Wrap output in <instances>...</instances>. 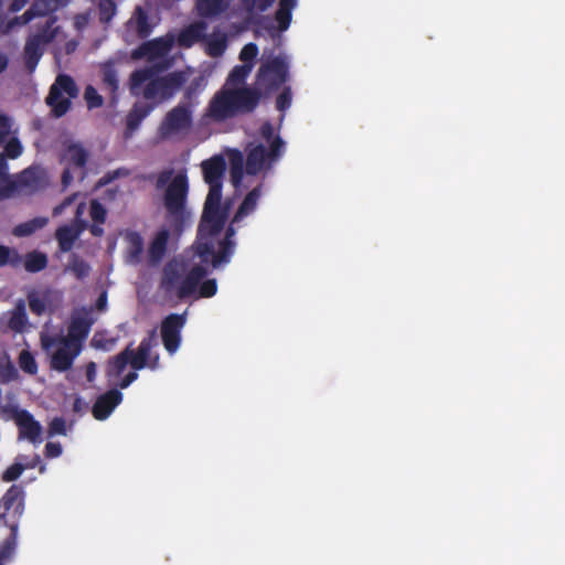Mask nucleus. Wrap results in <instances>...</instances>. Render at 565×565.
I'll use <instances>...</instances> for the list:
<instances>
[{"mask_svg":"<svg viewBox=\"0 0 565 565\" xmlns=\"http://www.w3.org/2000/svg\"><path fill=\"white\" fill-rule=\"evenodd\" d=\"M47 266V257L41 252H30L24 258V268L28 273H39Z\"/></svg>","mask_w":565,"mask_h":565,"instance_id":"obj_37","label":"nucleus"},{"mask_svg":"<svg viewBox=\"0 0 565 565\" xmlns=\"http://www.w3.org/2000/svg\"><path fill=\"white\" fill-rule=\"evenodd\" d=\"M292 93L289 86L284 87L282 92L276 98V108L285 111L291 106Z\"/></svg>","mask_w":565,"mask_h":565,"instance_id":"obj_53","label":"nucleus"},{"mask_svg":"<svg viewBox=\"0 0 565 565\" xmlns=\"http://www.w3.org/2000/svg\"><path fill=\"white\" fill-rule=\"evenodd\" d=\"M68 269L78 280H83L90 273L89 264L76 255L72 256Z\"/></svg>","mask_w":565,"mask_h":565,"instance_id":"obj_43","label":"nucleus"},{"mask_svg":"<svg viewBox=\"0 0 565 565\" xmlns=\"http://www.w3.org/2000/svg\"><path fill=\"white\" fill-rule=\"evenodd\" d=\"M198 289V285L191 281L189 278L184 277L181 279L178 288H177V297L179 299H185L192 296Z\"/></svg>","mask_w":565,"mask_h":565,"instance_id":"obj_50","label":"nucleus"},{"mask_svg":"<svg viewBox=\"0 0 565 565\" xmlns=\"http://www.w3.org/2000/svg\"><path fill=\"white\" fill-rule=\"evenodd\" d=\"M71 0H34L31 8L36 17H45L68 6Z\"/></svg>","mask_w":565,"mask_h":565,"instance_id":"obj_29","label":"nucleus"},{"mask_svg":"<svg viewBox=\"0 0 565 565\" xmlns=\"http://www.w3.org/2000/svg\"><path fill=\"white\" fill-rule=\"evenodd\" d=\"M275 1L276 0H253V6L257 11L265 12L274 4Z\"/></svg>","mask_w":565,"mask_h":565,"instance_id":"obj_62","label":"nucleus"},{"mask_svg":"<svg viewBox=\"0 0 565 565\" xmlns=\"http://www.w3.org/2000/svg\"><path fill=\"white\" fill-rule=\"evenodd\" d=\"M42 347L49 351L55 348L50 358V367L58 373L67 372L73 367L74 361L81 354L82 348L75 345L60 335L42 338Z\"/></svg>","mask_w":565,"mask_h":565,"instance_id":"obj_9","label":"nucleus"},{"mask_svg":"<svg viewBox=\"0 0 565 565\" xmlns=\"http://www.w3.org/2000/svg\"><path fill=\"white\" fill-rule=\"evenodd\" d=\"M137 26L136 31L140 39H146L150 35L152 28L149 23V18L141 7L137 8Z\"/></svg>","mask_w":565,"mask_h":565,"instance_id":"obj_44","label":"nucleus"},{"mask_svg":"<svg viewBox=\"0 0 565 565\" xmlns=\"http://www.w3.org/2000/svg\"><path fill=\"white\" fill-rule=\"evenodd\" d=\"M262 189L263 185L258 184L246 194V196L244 198L243 202L241 203V205L238 206L237 211L233 216V223H239L244 217L248 216L256 210L258 200L262 196Z\"/></svg>","mask_w":565,"mask_h":565,"instance_id":"obj_24","label":"nucleus"},{"mask_svg":"<svg viewBox=\"0 0 565 565\" xmlns=\"http://www.w3.org/2000/svg\"><path fill=\"white\" fill-rule=\"evenodd\" d=\"M122 394L120 391L113 388L99 395L95 401L92 413L97 420H105L113 411L121 403Z\"/></svg>","mask_w":565,"mask_h":565,"instance_id":"obj_18","label":"nucleus"},{"mask_svg":"<svg viewBox=\"0 0 565 565\" xmlns=\"http://www.w3.org/2000/svg\"><path fill=\"white\" fill-rule=\"evenodd\" d=\"M3 413L7 414V418L14 420L19 439H26L33 445L42 443V426L29 411L18 406H6Z\"/></svg>","mask_w":565,"mask_h":565,"instance_id":"obj_12","label":"nucleus"},{"mask_svg":"<svg viewBox=\"0 0 565 565\" xmlns=\"http://www.w3.org/2000/svg\"><path fill=\"white\" fill-rule=\"evenodd\" d=\"M289 66L285 56H275L264 62L257 72L256 81L265 95L278 90L289 77Z\"/></svg>","mask_w":565,"mask_h":565,"instance_id":"obj_8","label":"nucleus"},{"mask_svg":"<svg viewBox=\"0 0 565 565\" xmlns=\"http://www.w3.org/2000/svg\"><path fill=\"white\" fill-rule=\"evenodd\" d=\"M96 363L95 362H88L85 366V373H86V379L89 383L94 382L95 381V377H96Z\"/></svg>","mask_w":565,"mask_h":565,"instance_id":"obj_63","label":"nucleus"},{"mask_svg":"<svg viewBox=\"0 0 565 565\" xmlns=\"http://www.w3.org/2000/svg\"><path fill=\"white\" fill-rule=\"evenodd\" d=\"M10 120L6 115H0V145L8 140L10 135Z\"/></svg>","mask_w":565,"mask_h":565,"instance_id":"obj_58","label":"nucleus"},{"mask_svg":"<svg viewBox=\"0 0 565 565\" xmlns=\"http://www.w3.org/2000/svg\"><path fill=\"white\" fill-rule=\"evenodd\" d=\"M127 241V260L130 264H139L143 254V238L135 231L126 234Z\"/></svg>","mask_w":565,"mask_h":565,"instance_id":"obj_26","label":"nucleus"},{"mask_svg":"<svg viewBox=\"0 0 565 565\" xmlns=\"http://www.w3.org/2000/svg\"><path fill=\"white\" fill-rule=\"evenodd\" d=\"M49 436L66 435V422L63 417H55L49 425Z\"/></svg>","mask_w":565,"mask_h":565,"instance_id":"obj_55","label":"nucleus"},{"mask_svg":"<svg viewBox=\"0 0 565 565\" xmlns=\"http://www.w3.org/2000/svg\"><path fill=\"white\" fill-rule=\"evenodd\" d=\"M259 132L264 140L268 143V148H270V142L273 139L278 136L274 134V126L269 121H265L260 126Z\"/></svg>","mask_w":565,"mask_h":565,"instance_id":"obj_57","label":"nucleus"},{"mask_svg":"<svg viewBox=\"0 0 565 565\" xmlns=\"http://www.w3.org/2000/svg\"><path fill=\"white\" fill-rule=\"evenodd\" d=\"M131 352V344L128 345L125 350L114 356L108 363V373L109 375L119 376L127 365L129 364V354Z\"/></svg>","mask_w":565,"mask_h":565,"instance_id":"obj_36","label":"nucleus"},{"mask_svg":"<svg viewBox=\"0 0 565 565\" xmlns=\"http://www.w3.org/2000/svg\"><path fill=\"white\" fill-rule=\"evenodd\" d=\"M173 169H166L158 173L156 189H164L163 206L168 228H160L148 247V262L154 266L159 264L166 253L170 237V231L181 235L191 222L192 213L188 207L189 180L185 172L173 175Z\"/></svg>","mask_w":565,"mask_h":565,"instance_id":"obj_1","label":"nucleus"},{"mask_svg":"<svg viewBox=\"0 0 565 565\" xmlns=\"http://www.w3.org/2000/svg\"><path fill=\"white\" fill-rule=\"evenodd\" d=\"M6 525L10 527L11 533L0 545V565H4V562L11 558L17 545L18 524L6 521Z\"/></svg>","mask_w":565,"mask_h":565,"instance_id":"obj_30","label":"nucleus"},{"mask_svg":"<svg viewBox=\"0 0 565 565\" xmlns=\"http://www.w3.org/2000/svg\"><path fill=\"white\" fill-rule=\"evenodd\" d=\"M181 281V273L178 268V265L168 263L163 270L160 280V288L166 292H171L175 288H178Z\"/></svg>","mask_w":565,"mask_h":565,"instance_id":"obj_28","label":"nucleus"},{"mask_svg":"<svg viewBox=\"0 0 565 565\" xmlns=\"http://www.w3.org/2000/svg\"><path fill=\"white\" fill-rule=\"evenodd\" d=\"M193 124V105L179 103L170 109L159 126V134L167 138L183 131H188Z\"/></svg>","mask_w":565,"mask_h":565,"instance_id":"obj_11","label":"nucleus"},{"mask_svg":"<svg viewBox=\"0 0 565 565\" xmlns=\"http://www.w3.org/2000/svg\"><path fill=\"white\" fill-rule=\"evenodd\" d=\"M89 215L94 223L104 224L107 217V210L96 199L90 201Z\"/></svg>","mask_w":565,"mask_h":565,"instance_id":"obj_47","label":"nucleus"},{"mask_svg":"<svg viewBox=\"0 0 565 565\" xmlns=\"http://www.w3.org/2000/svg\"><path fill=\"white\" fill-rule=\"evenodd\" d=\"M258 55V46L255 43H247L239 52V60L243 64H255V58Z\"/></svg>","mask_w":565,"mask_h":565,"instance_id":"obj_51","label":"nucleus"},{"mask_svg":"<svg viewBox=\"0 0 565 565\" xmlns=\"http://www.w3.org/2000/svg\"><path fill=\"white\" fill-rule=\"evenodd\" d=\"M28 323V317L25 311V302L24 300L20 299L17 303L14 309L11 312L10 319H9V328L15 332H22Z\"/></svg>","mask_w":565,"mask_h":565,"instance_id":"obj_32","label":"nucleus"},{"mask_svg":"<svg viewBox=\"0 0 565 565\" xmlns=\"http://www.w3.org/2000/svg\"><path fill=\"white\" fill-rule=\"evenodd\" d=\"M8 158H6V154H0V182L6 181V184L8 181H11L9 178V164H8Z\"/></svg>","mask_w":565,"mask_h":565,"instance_id":"obj_60","label":"nucleus"},{"mask_svg":"<svg viewBox=\"0 0 565 565\" xmlns=\"http://www.w3.org/2000/svg\"><path fill=\"white\" fill-rule=\"evenodd\" d=\"M77 194H72L67 198H65L58 205H56L54 209H53V215L54 216H57V215H61L64 210L66 207H68L70 205L73 204L75 198H76Z\"/></svg>","mask_w":565,"mask_h":565,"instance_id":"obj_61","label":"nucleus"},{"mask_svg":"<svg viewBox=\"0 0 565 565\" xmlns=\"http://www.w3.org/2000/svg\"><path fill=\"white\" fill-rule=\"evenodd\" d=\"M188 71H174L163 76H157L152 67L136 70L129 78L130 92L134 96H142L151 102L153 108L172 99L188 83Z\"/></svg>","mask_w":565,"mask_h":565,"instance_id":"obj_4","label":"nucleus"},{"mask_svg":"<svg viewBox=\"0 0 565 565\" xmlns=\"http://www.w3.org/2000/svg\"><path fill=\"white\" fill-rule=\"evenodd\" d=\"M207 275L206 269L201 265L193 266L186 274V278L199 286L200 281Z\"/></svg>","mask_w":565,"mask_h":565,"instance_id":"obj_56","label":"nucleus"},{"mask_svg":"<svg viewBox=\"0 0 565 565\" xmlns=\"http://www.w3.org/2000/svg\"><path fill=\"white\" fill-rule=\"evenodd\" d=\"M94 320L90 317V311L83 308L72 317L67 334L60 337L67 340V342L79 345L83 349L84 342L90 332Z\"/></svg>","mask_w":565,"mask_h":565,"instance_id":"obj_16","label":"nucleus"},{"mask_svg":"<svg viewBox=\"0 0 565 565\" xmlns=\"http://www.w3.org/2000/svg\"><path fill=\"white\" fill-rule=\"evenodd\" d=\"M253 64L236 65L230 72L225 84L209 102L204 116L214 122H224L237 115L253 113L259 105L263 93L245 82Z\"/></svg>","mask_w":565,"mask_h":565,"instance_id":"obj_2","label":"nucleus"},{"mask_svg":"<svg viewBox=\"0 0 565 565\" xmlns=\"http://www.w3.org/2000/svg\"><path fill=\"white\" fill-rule=\"evenodd\" d=\"M228 7L226 0H195V10L201 18H214Z\"/></svg>","mask_w":565,"mask_h":565,"instance_id":"obj_25","label":"nucleus"},{"mask_svg":"<svg viewBox=\"0 0 565 565\" xmlns=\"http://www.w3.org/2000/svg\"><path fill=\"white\" fill-rule=\"evenodd\" d=\"M245 171L249 175H257L263 171H268L282 157L285 152V141L277 136L270 142V148L263 143H249L246 147Z\"/></svg>","mask_w":565,"mask_h":565,"instance_id":"obj_6","label":"nucleus"},{"mask_svg":"<svg viewBox=\"0 0 565 565\" xmlns=\"http://www.w3.org/2000/svg\"><path fill=\"white\" fill-rule=\"evenodd\" d=\"M226 36L210 38L206 44V53L212 57L221 56L226 50Z\"/></svg>","mask_w":565,"mask_h":565,"instance_id":"obj_45","label":"nucleus"},{"mask_svg":"<svg viewBox=\"0 0 565 565\" xmlns=\"http://www.w3.org/2000/svg\"><path fill=\"white\" fill-rule=\"evenodd\" d=\"M20 377L19 371L8 354L0 359V383L7 385L11 382L18 381Z\"/></svg>","mask_w":565,"mask_h":565,"instance_id":"obj_34","label":"nucleus"},{"mask_svg":"<svg viewBox=\"0 0 565 565\" xmlns=\"http://www.w3.org/2000/svg\"><path fill=\"white\" fill-rule=\"evenodd\" d=\"M97 9L100 23L107 24L116 14L117 6L114 0H99Z\"/></svg>","mask_w":565,"mask_h":565,"instance_id":"obj_42","label":"nucleus"},{"mask_svg":"<svg viewBox=\"0 0 565 565\" xmlns=\"http://www.w3.org/2000/svg\"><path fill=\"white\" fill-rule=\"evenodd\" d=\"M186 323V311L183 313H170L160 326L161 340L169 354H174L181 344V332Z\"/></svg>","mask_w":565,"mask_h":565,"instance_id":"obj_13","label":"nucleus"},{"mask_svg":"<svg viewBox=\"0 0 565 565\" xmlns=\"http://www.w3.org/2000/svg\"><path fill=\"white\" fill-rule=\"evenodd\" d=\"M244 156L239 150H233L230 156V174L234 186H238L244 177Z\"/></svg>","mask_w":565,"mask_h":565,"instance_id":"obj_31","label":"nucleus"},{"mask_svg":"<svg viewBox=\"0 0 565 565\" xmlns=\"http://www.w3.org/2000/svg\"><path fill=\"white\" fill-rule=\"evenodd\" d=\"M297 7V0H279L278 8L275 12V21L277 26L274 24L264 25V29L268 31L271 38L278 36L279 32H285L289 29L292 20V11Z\"/></svg>","mask_w":565,"mask_h":565,"instance_id":"obj_17","label":"nucleus"},{"mask_svg":"<svg viewBox=\"0 0 565 565\" xmlns=\"http://www.w3.org/2000/svg\"><path fill=\"white\" fill-rule=\"evenodd\" d=\"M157 332L156 329L151 330L147 337H145L138 349H131L129 354V364L135 371L142 370L148 366L151 370H156L159 366V355L150 358L151 349L156 345Z\"/></svg>","mask_w":565,"mask_h":565,"instance_id":"obj_15","label":"nucleus"},{"mask_svg":"<svg viewBox=\"0 0 565 565\" xmlns=\"http://www.w3.org/2000/svg\"><path fill=\"white\" fill-rule=\"evenodd\" d=\"M56 21L57 18L55 15H50L45 23L32 35L38 36L43 43L49 44L56 36L58 29L57 26H54Z\"/></svg>","mask_w":565,"mask_h":565,"instance_id":"obj_38","label":"nucleus"},{"mask_svg":"<svg viewBox=\"0 0 565 565\" xmlns=\"http://www.w3.org/2000/svg\"><path fill=\"white\" fill-rule=\"evenodd\" d=\"M44 455L46 458H57L62 455V446L60 443L49 441L45 445Z\"/></svg>","mask_w":565,"mask_h":565,"instance_id":"obj_59","label":"nucleus"},{"mask_svg":"<svg viewBox=\"0 0 565 565\" xmlns=\"http://www.w3.org/2000/svg\"><path fill=\"white\" fill-rule=\"evenodd\" d=\"M78 95L75 81L67 74H60L51 86L46 104L55 117L64 116L71 108V99Z\"/></svg>","mask_w":565,"mask_h":565,"instance_id":"obj_10","label":"nucleus"},{"mask_svg":"<svg viewBox=\"0 0 565 565\" xmlns=\"http://www.w3.org/2000/svg\"><path fill=\"white\" fill-rule=\"evenodd\" d=\"M28 302L32 313L42 316L45 312V300L41 298L36 291H31L28 294Z\"/></svg>","mask_w":565,"mask_h":565,"instance_id":"obj_48","label":"nucleus"},{"mask_svg":"<svg viewBox=\"0 0 565 565\" xmlns=\"http://www.w3.org/2000/svg\"><path fill=\"white\" fill-rule=\"evenodd\" d=\"M204 88V78L203 76H198L193 78L189 85L185 87L183 92V97L180 103H188L189 105H195L196 104V97L203 90Z\"/></svg>","mask_w":565,"mask_h":565,"instance_id":"obj_39","label":"nucleus"},{"mask_svg":"<svg viewBox=\"0 0 565 565\" xmlns=\"http://www.w3.org/2000/svg\"><path fill=\"white\" fill-rule=\"evenodd\" d=\"M0 509L3 510L0 512V522L3 521L6 524V521H9L19 525L24 512L23 490L15 484L11 486L1 498Z\"/></svg>","mask_w":565,"mask_h":565,"instance_id":"obj_14","label":"nucleus"},{"mask_svg":"<svg viewBox=\"0 0 565 565\" xmlns=\"http://www.w3.org/2000/svg\"><path fill=\"white\" fill-rule=\"evenodd\" d=\"M24 470L25 467L22 463L14 462L3 471L1 479L4 482L15 481Z\"/></svg>","mask_w":565,"mask_h":565,"instance_id":"obj_52","label":"nucleus"},{"mask_svg":"<svg viewBox=\"0 0 565 565\" xmlns=\"http://www.w3.org/2000/svg\"><path fill=\"white\" fill-rule=\"evenodd\" d=\"M217 291V284L215 279H207L203 281L199 287V297L210 298L213 297Z\"/></svg>","mask_w":565,"mask_h":565,"instance_id":"obj_54","label":"nucleus"},{"mask_svg":"<svg viewBox=\"0 0 565 565\" xmlns=\"http://www.w3.org/2000/svg\"><path fill=\"white\" fill-rule=\"evenodd\" d=\"M170 50L171 42L162 38H158L151 41L143 42L134 51L132 56L136 58L146 57L149 61H152L156 58H162L167 56Z\"/></svg>","mask_w":565,"mask_h":565,"instance_id":"obj_19","label":"nucleus"},{"mask_svg":"<svg viewBox=\"0 0 565 565\" xmlns=\"http://www.w3.org/2000/svg\"><path fill=\"white\" fill-rule=\"evenodd\" d=\"M50 183L47 172L41 166H31L21 171L13 181L0 188V198H10L14 192L34 194L44 190Z\"/></svg>","mask_w":565,"mask_h":565,"instance_id":"obj_7","label":"nucleus"},{"mask_svg":"<svg viewBox=\"0 0 565 565\" xmlns=\"http://www.w3.org/2000/svg\"><path fill=\"white\" fill-rule=\"evenodd\" d=\"M88 157H89V153L79 143L68 145L64 152V160H66L68 162V164L74 166L79 169H84L86 167Z\"/></svg>","mask_w":565,"mask_h":565,"instance_id":"obj_27","label":"nucleus"},{"mask_svg":"<svg viewBox=\"0 0 565 565\" xmlns=\"http://www.w3.org/2000/svg\"><path fill=\"white\" fill-rule=\"evenodd\" d=\"M4 151L0 154H6V158L17 159L21 156L23 148L20 140L17 137H12L11 139L4 142Z\"/></svg>","mask_w":565,"mask_h":565,"instance_id":"obj_49","label":"nucleus"},{"mask_svg":"<svg viewBox=\"0 0 565 565\" xmlns=\"http://www.w3.org/2000/svg\"><path fill=\"white\" fill-rule=\"evenodd\" d=\"M207 24L205 21H195L188 26L183 28L178 34L177 42L179 46L189 49L195 43L206 39L205 31Z\"/></svg>","mask_w":565,"mask_h":565,"instance_id":"obj_20","label":"nucleus"},{"mask_svg":"<svg viewBox=\"0 0 565 565\" xmlns=\"http://www.w3.org/2000/svg\"><path fill=\"white\" fill-rule=\"evenodd\" d=\"M22 260V256L15 249L0 245V267H4L6 265L18 267Z\"/></svg>","mask_w":565,"mask_h":565,"instance_id":"obj_41","label":"nucleus"},{"mask_svg":"<svg viewBox=\"0 0 565 565\" xmlns=\"http://www.w3.org/2000/svg\"><path fill=\"white\" fill-rule=\"evenodd\" d=\"M84 99L86 102V105H87V108L88 109H95V108H99L103 106L104 104V98L103 96L97 92V89L92 86V85H88L86 88H85V92H84Z\"/></svg>","mask_w":565,"mask_h":565,"instance_id":"obj_46","label":"nucleus"},{"mask_svg":"<svg viewBox=\"0 0 565 565\" xmlns=\"http://www.w3.org/2000/svg\"><path fill=\"white\" fill-rule=\"evenodd\" d=\"M138 377V374L136 371L129 372L125 375V377L121 380L119 386L120 388H127L132 382H135Z\"/></svg>","mask_w":565,"mask_h":565,"instance_id":"obj_64","label":"nucleus"},{"mask_svg":"<svg viewBox=\"0 0 565 565\" xmlns=\"http://www.w3.org/2000/svg\"><path fill=\"white\" fill-rule=\"evenodd\" d=\"M103 84L107 90L115 98L116 93L119 88L118 75L111 63H106L102 66Z\"/></svg>","mask_w":565,"mask_h":565,"instance_id":"obj_35","label":"nucleus"},{"mask_svg":"<svg viewBox=\"0 0 565 565\" xmlns=\"http://www.w3.org/2000/svg\"><path fill=\"white\" fill-rule=\"evenodd\" d=\"M47 217L38 216L24 223L18 224L13 228L12 233L17 237H25L35 233L38 230L43 228L47 224Z\"/></svg>","mask_w":565,"mask_h":565,"instance_id":"obj_33","label":"nucleus"},{"mask_svg":"<svg viewBox=\"0 0 565 565\" xmlns=\"http://www.w3.org/2000/svg\"><path fill=\"white\" fill-rule=\"evenodd\" d=\"M201 167L204 181L209 184V193L200 220V232L215 233L224 228L230 212L228 204L222 205V188L226 162L222 156H214L204 160Z\"/></svg>","mask_w":565,"mask_h":565,"instance_id":"obj_3","label":"nucleus"},{"mask_svg":"<svg viewBox=\"0 0 565 565\" xmlns=\"http://www.w3.org/2000/svg\"><path fill=\"white\" fill-rule=\"evenodd\" d=\"M19 367L29 375H35L39 371L38 362L31 351L24 349L18 356Z\"/></svg>","mask_w":565,"mask_h":565,"instance_id":"obj_40","label":"nucleus"},{"mask_svg":"<svg viewBox=\"0 0 565 565\" xmlns=\"http://www.w3.org/2000/svg\"><path fill=\"white\" fill-rule=\"evenodd\" d=\"M45 45L38 36L30 35L28 38L24 46V63L29 73H33L36 68Z\"/></svg>","mask_w":565,"mask_h":565,"instance_id":"obj_21","label":"nucleus"},{"mask_svg":"<svg viewBox=\"0 0 565 565\" xmlns=\"http://www.w3.org/2000/svg\"><path fill=\"white\" fill-rule=\"evenodd\" d=\"M153 110V105L138 104L129 110L126 116V137H130L140 126L142 120Z\"/></svg>","mask_w":565,"mask_h":565,"instance_id":"obj_22","label":"nucleus"},{"mask_svg":"<svg viewBox=\"0 0 565 565\" xmlns=\"http://www.w3.org/2000/svg\"><path fill=\"white\" fill-rule=\"evenodd\" d=\"M85 226L86 222L84 221H81V226L78 228H74L68 225L60 226L55 233L60 250L64 253L70 252Z\"/></svg>","mask_w":565,"mask_h":565,"instance_id":"obj_23","label":"nucleus"},{"mask_svg":"<svg viewBox=\"0 0 565 565\" xmlns=\"http://www.w3.org/2000/svg\"><path fill=\"white\" fill-rule=\"evenodd\" d=\"M232 222L226 228L224 238L218 242L217 250H215L214 237L220 235L223 228L210 233L209 231L200 232V225L198 226L195 252L202 262H211L214 268L230 263L235 252V242L233 241L235 228Z\"/></svg>","mask_w":565,"mask_h":565,"instance_id":"obj_5","label":"nucleus"}]
</instances>
